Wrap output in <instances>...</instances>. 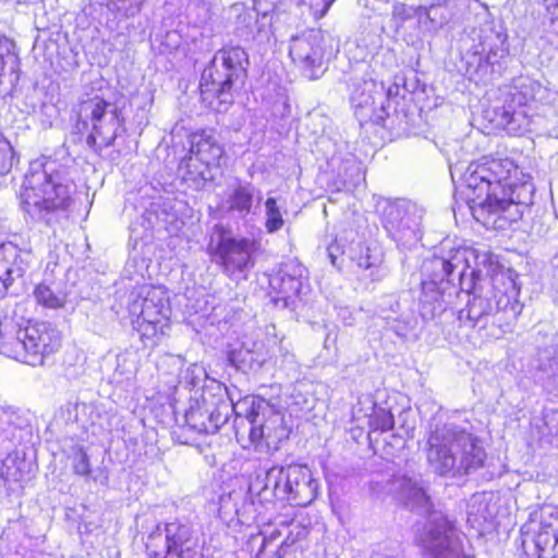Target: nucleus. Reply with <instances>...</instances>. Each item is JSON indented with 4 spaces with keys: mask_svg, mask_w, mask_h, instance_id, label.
Instances as JSON below:
<instances>
[{
    "mask_svg": "<svg viewBox=\"0 0 558 558\" xmlns=\"http://www.w3.org/2000/svg\"><path fill=\"white\" fill-rule=\"evenodd\" d=\"M535 187L509 158L471 163L461 177V193L476 221L506 229L533 204Z\"/></svg>",
    "mask_w": 558,
    "mask_h": 558,
    "instance_id": "nucleus-1",
    "label": "nucleus"
},
{
    "mask_svg": "<svg viewBox=\"0 0 558 558\" xmlns=\"http://www.w3.org/2000/svg\"><path fill=\"white\" fill-rule=\"evenodd\" d=\"M494 265L490 252L474 247H457L434 256L424 264L428 279L422 281L423 303L433 302L430 315L446 311L450 299L460 291H470L477 284L490 283L489 276Z\"/></svg>",
    "mask_w": 558,
    "mask_h": 558,
    "instance_id": "nucleus-2",
    "label": "nucleus"
},
{
    "mask_svg": "<svg viewBox=\"0 0 558 558\" xmlns=\"http://www.w3.org/2000/svg\"><path fill=\"white\" fill-rule=\"evenodd\" d=\"M20 208L35 223L61 225L70 217L72 185L53 162H32L19 192Z\"/></svg>",
    "mask_w": 558,
    "mask_h": 558,
    "instance_id": "nucleus-3",
    "label": "nucleus"
},
{
    "mask_svg": "<svg viewBox=\"0 0 558 558\" xmlns=\"http://www.w3.org/2000/svg\"><path fill=\"white\" fill-rule=\"evenodd\" d=\"M485 458L477 439L457 425L436 426L428 437L427 461L440 475L469 474L482 468Z\"/></svg>",
    "mask_w": 558,
    "mask_h": 558,
    "instance_id": "nucleus-4",
    "label": "nucleus"
},
{
    "mask_svg": "<svg viewBox=\"0 0 558 558\" xmlns=\"http://www.w3.org/2000/svg\"><path fill=\"white\" fill-rule=\"evenodd\" d=\"M504 286L505 291L490 283L477 284V288L463 291L466 295L472 294V299L459 311V322L472 328L483 329L492 324L502 331L510 329L522 311L518 300L520 289L511 277Z\"/></svg>",
    "mask_w": 558,
    "mask_h": 558,
    "instance_id": "nucleus-5",
    "label": "nucleus"
},
{
    "mask_svg": "<svg viewBox=\"0 0 558 558\" xmlns=\"http://www.w3.org/2000/svg\"><path fill=\"white\" fill-rule=\"evenodd\" d=\"M247 53L241 47H230L218 50L209 65L202 73L199 88L202 95H211L227 110L234 101V94L246 78Z\"/></svg>",
    "mask_w": 558,
    "mask_h": 558,
    "instance_id": "nucleus-6",
    "label": "nucleus"
},
{
    "mask_svg": "<svg viewBox=\"0 0 558 558\" xmlns=\"http://www.w3.org/2000/svg\"><path fill=\"white\" fill-rule=\"evenodd\" d=\"M129 312L146 345H155L170 328V295L163 286L145 284L132 291Z\"/></svg>",
    "mask_w": 558,
    "mask_h": 558,
    "instance_id": "nucleus-7",
    "label": "nucleus"
},
{
    "mask_svg": "<svg viewBox=\"0 0 558 558\" xmlns=\"http://www.w3.org/2000/svg\"><path fill=\"white\" fill-rule=\"evenodd\" d=\"M245 408L248 421L250 441L259 452H275L280 444L288 439L283 414L272 403L259 397H247L239 404Z\"/></svg>",
    "mask_w": 558,
    "mask_h": 558,
    "instance_id": "nucleus-8",
    "label": "nucleus"
},
{
    "mask_svg": "<svg viewBox=\"0 0 558 558\" xmlns=\"http://www.w3.org/2000/svg\"><path fill=\"white\" fill-rule=\"evenodd\" d=\"M263 490H270L278 500L306 507L317 496L318 483L311 470L302 464L271 466L263 480Z\"/></svg>",
    "mask_w": 558,
    "mask_h": 558,
    "instance_id": "nucleus-9",
    "label": "nucleus"
},
{
    "mask_svg": "<svg viewBox=\"0 0 558 558\" xmlns=\"http://www.w3.org/2000/svg\"><path fill=\"white\" fill-rule=\"evenodd\" d=\"M77 116L81 123L92 126L86 143L94 150L113 145L123 129V118L117 105L98 95L83 99Z\"/></svg>",
    "mask_w": 558,
    "mask_h": 558,
    "instance_id": "nucleus-10",
    "label": "nucleus"
},
{
    "mask_svg": "<svg viewBox=\"0 0 558 558\" xmlns=\"http://www.w3.org/2000/svg\"><path fill=\"white\" fill-rule=\"evenodd\" d=\"M530 80H520L513 85L501 107L496 108L493 121L510 135H522L530 131L532 122L531 105L535 100V88Z\"/></svg>",
    "mask_w": 558,
    "mask_h": 558,
    "instance_id": "nucleus-11",
    "label": "nucleus"
},
{
    "mask_svg": "<svg viewBox=\"0 0 558 558\" xmlns=\"http://www.w3.org/2000/svg\"><path fill=\"white\" fill-rule=\"evenodd\" d=\"M146 550L150 558L198 557L191 526L180 521L157 525L147 536Z\"/></svg>",
    "mask_w": 558,
    "mask_h": 558,
    "instance_id": "nucleus-12",
    "label": "nucleus"
},
{
    "mask_svg": "<svg viewBox=\"0 0 558 558\" xmlns=\"http://www.w3.org/2000/svg\"><path fill=\"white\" fill-rule=\"evenodd\" d=\"M15 343L22 348L16 359L37 366L43 365L46 357L59 350L61 335L50 323L29 320L24 327L19 328Z\"/></svg>",
    "mask_w": 558,
    "mask_h": 558,
    "instance_id": "nucleus-13",
    "label": "nucleus"
},
{
    "mask_svg": "<svg viewBox=\"0 0 558 558\" xmlns=\"http://www.w3.org/2000/svg\"><path fill=\"white\" fill-rule=\"evenodd\" d=\"M381 223L398 244L412 245L421 239L422 214L415 204L405 201H385L380 205Z\"/></svg>",
    "mask_w": 558,
    "mask_h": 558,
    "instance_id": "nucleus-14",
    "label": "nucleus"
},
{
    "mask_svg": "<svg viewBox=\"0 0 558 558\" xmlns=\"http://www.w3.org/2000/svg\"><path fill=\"white\" fill-rule=\"evenodd\" d=\"M255 241L247 238L220 235L211 250L213 260L221 268L222 272L231 280L239 281L247 278V274L254 267L253 253Z\"/></svg>",
    "mask_w": 558,
    "mask_h": 558,
    "instance_id": "nucleus-15",
    "label": "nucleus"
},
{
    "mask_svg": "<svg viewBox=\"0 0 558 558\" xmlns=\"http://www.w3.org/2000/svg\"><path fill=\"white\" fill-rule=\"evenodd\" d=\"M522 534L523 546L530 537L537 558H558V508L547 505L531 513Z\"/></svg>",
    "mask_w": 558,
    "mask_h": 558,
    "instance_id": "nucleus-16",
    "label": "nucleus"
},
{
    "mask_svg": "<svg viewBox=\"0 0 558 558\" xmlns=\"http://www.w3.org/2000/svg\"><path fill=\"white\" fill-rule=\"evenodd\" d=\"M421 546L429 558H473L468 555L460 556L453 522L440 513L432 517L427 533L421 538Z\"/></svg>",
    "mask_w": 558,
    "mask_h": 558,
    "instance_id": "nucleus-17",
    "label": "nucleus"
},
{
    "mask_svg": "<svg viewBox=\"0 0 558 558\" xmlns=\"http://www.w3.org/2000/svg\"><path fill=\"white\" fill-rule=\"evenodd\" d=\"M324 35L320 31L293 37L289 54L292 61L302 69L311 80L318 77L324 69Z\"/></svg>",
    "mask_w": 558,
    "mask_h": 558,
    "instance_id": "nucleus-18",
    "label": "nucleus"
},
{
    "mask_svg": "<svg viewBox=\"0 0 558 558\" xmlns=\"http://www.w3.org/2000/svg\"><path fill=\"white\" fill-rule=\"evenodd\" d=\"M350 260L355 275L365 282L381 281L388 274L384 254L377 246L357 243L350 250Z\"/></svg>",
    "mask_w": 558,
    "mask_h": 558,
    "instance_id": "nucleus-19",
    "label": "nucleus"
},
{
    "mask_svg": "<svg viewBox=\"0 0 558 558\" xmlns=\"http://www.w3.org/2000/svg\"><path fill=\"white\" fill-rule=\"evenodd\" d=\"M232 411H235L232 400H219L214 410L198 404L185 413V424L198 434H215L228 422Z\"/></svg>",
    "mask_w": 558,
    "mask_h": 558,
    "instance_id": "nucleus-20",
    "label": "nucleus"
},
{
    "mask_svg": "<svg viewBox=\"0 0 558 558\" xmlns=\"http://www.w3.org/2000/svg\"><path fill=\"white\" fill-rule=\"evenodd\" d=\"M395 490L398 493L399 497L413 509H417L423 513L428 514V522L425 526L424 532L421 534L422 536L427 533V530L430 525L432 517L435 513L442 514L447 520L448 517L444 514L441 511L430 510L432 502L426 490V485L421 477H410L407 475L396 476L392 482Z\"/></svg>",
    "mask_w": 558,
    "mask_h": 558,
    "instance_id": "nucleus-21",
    "label": "nucleus"
},
{
    "mask_svg": "<svg viewBox=\"0 0 558 558\" xmlns=\"http://www.w3.org/2000/svg\"><path fill=\"white\" fill-rule=\"evenodd\" d=\"M306 269L299 264H286L269 280V284L284 302L301 294L305 286Z\"/></svg>",
    "mask_w": 558,
    "mask_h": 558,
    "instance_id": "nucleus-22",
    "label": "nucleus"
},
{
    "mask_svg": "<svg viewBox=\"0 0 558 558\" xmlns=\"http://www.w3.org/2000/svg\"><path fill=\"white\" fill-rule=\"evenodd\" d=\"M262 193L251 183H238L231 186L226 199L227 210L236 214L240 218H246L253 214L254 204L259 205Z\"/></svg>",
    "mask_w": 558,
    "mask_h": 558,
    "instance_id": "nucleus-23",
    "label": "nucleus"
},
{
    "mask_svg": "<svg viewBox=\"0 0 558 558\" xmlns=\"http://www.w3.org/2000/svg\"><path fill=\"white\" fill-rule=\"evenodd\" d=\"M191 150L199 161L208 167L220 166V160L225 154L223 148L218 143L213 130H203L195 133L192 138Z\"/></svg>",
    "mask_w": 558,
    "mask_h": 558,
    "instance_id": "nucleus-24",
    "label": "nucleus"
},
{
    "mask_svg": "<svg viewBox=\"0 0 558 558\" xmlns=\"http://www.w3.org/2000/svg\"><path fill=\"white\" fill-rule=\"evenodd\" d=\"M13 48L11 40L0 38V96L9 94L19 81V57Z\"/></svg>",
    "mask_w": 558,
    "mask_h": 558,
    "instance_id": "nucleus-25",
    "label": "nucleus"
},
{
    "mask_svg": "<svg viewBox=\"0 0 558 558\" xmlns=\"http://www.w3.org/2000/svg\"><path fill=\"white\" fill-rule=\"evenodd\" d=\"M383 97L384 87L373 80H365L354 86L350 100L352 106L356 109V114H359L357 110H360L362 117H364L363 111H373L377 99Z\"/></svg>",
    "mask_w": 558,
    "mask_h": 558,
    "instance_id": "nucleus-26",
    "label": "nucleus"
},
{
    "mask_svg": "<svg viewBox=\"0 0 558 558\" xmlns=\"http://www.w3.org/2000/svg\"><path fill=\"white\" fill-rule=\"evenodd\" d=\"M482 51L486 53V62L495 65L500 63L508 53L507 34L490 31L481 43Z\"/></svg>",
    "mask_w": 558,
    "mask_h": 558,
    "instance_id": "nucleus-27",
    "label": "nucleus"
},
{
    "mask_svg": "<svg viewBox=\"0 0 558 558\" xmlns=\"http://www.w3.org/2000/svg\"><path fill=\"white\" fill-rule=\"evenodd\" d=\"M280 526L284 530L286 537L278 547L279 558L284 556L288 553V549L295 543L304 539L308 535V529L294 520L280 521Z\"/></svg>",
    "mask_w": 558,
    "mask_h": 558,
    "instance_id": "nucleus-28",
    "label": "nucleus"
},
{
    "mask_svg": "<svg viewBox=\"0 0 558 558\" xmlns=\"http://www.w3.org/2000/svg\"><path fill=\"white\" fill-rule=\"evenodd\" d=\"M34 298L38 304L48 308H61L65 304V294L54 292L45 283L38 284L34 290Z\"/></svg>",
    "mask_w": 558,
    "mask_h": 558,
    "instance_id": "nucleus-29",
    "label": "nucleus"
},
{
    "mask_svg": "<svg viewBox=\"0 0 558 558\" xmlns=\"http://www.w3.org/2000/svg\"><path fill=\"white\" fill-rule=\"evenodd\" d=\"M265 229L268 233L279 231L283 225L281 208L275 197H268L265 202Z\"/></svg>",
    "mask_w": 558,
    "mask_h": 558,
    "instance_id": "nucleus-30",
    "label": "nucleus"
},
{
    "mask_svg": "<svg viewBox=\"0 0 558 558\" xmlns=\"http://www.w3.org/2000/svg\"><path fill=\"white\" fill-rule=\"evenodd\" d=\"M252 344L243 342L239 348H232L228 353L231 365L243 372L252 371Z\"/></svg>",
    "mask_w": 558,
    "mask_h": 558,
    "instance_id": "nucleus-31",
    "label": "nucleus"
},
{
    "mask_svg": "<svg viewBox=\"0 0 558 558\" xmlns=\"http://www.w3.org/2000/svg\"><path fill=\"white\" fill-rule=\"evenodd\" d=\"M189 17L196 26H203L211 20L210 0H193L189 5Z\"/></svg>",
    "mask_w": 558,
    "mask_h": 558,
    "instance_id": "nucleus-32",
    "label": "nucleus"
},
{
    "mask_svg": "<svg viewBox=\"0 0 558 558\" xmlns=\"http://www.w3.org/2000/svg\"><path fill=\"white\" fill-rule=\"evenodd\" d=\"M25 271V267L21 265H10L5 259L0 260V295H4L12 282L22 277Z\"/></svg>",
    "mask_w": 558,
    "mask_h": 558,
    "instance_id": "nucleus-33",
    "label": "nucleus"
},
{
    "mask_svg": "<svg viewBox=\"0 0 558 558\" xmlns=\"http://www.w3.org/2000/svg\"><path fill=\"white\" fill-rule=\"evenodd\" d=\"M17 161L10 142L0 136V175L9 173Z\"/></svg>",
    "mask_w": 558,
    "mask_h": 558,
    "instance_id": "nucleus-34",
    "label": "nucleus"
},
{
    "mask_svg": "<svg viewBox=\"0 0 558 558\" xmlns=\"http://www.w3.org/2000/svg\"><path fill=\"white\" fill-rule=\"evenodd\" d=\"M373 430L386 432L393 427V415L384 408H376L369 418Z\"/></svg>",
    "mask_w": 558,
    "mask_h": 558,
    "instance_id": "nucleus-35",
    "label": "nucleus"
},
{
    "mask_svg": "<svg viewBox=\"0 0 558 558\" xmlns=\"http://www.w3.org/2000/svg\"><path fill=\"white\" fill-rule=\"evenodd\" d=\"M73 471L77 475L87 476L90 473L89 459L83 448H78L72 460Z\"/></svg>",
    "mask_w": 558,
    "mask_h": 558,
    "instance_id": "nucleus-36",
    "label": "nucleus"
},
{
    "mask_svg": "<svg viewBox=\"0 0 558 558\" xmlns=\"http://www.w3.org/2000/svg\"><path fill=\"white\" fill-rule=\"evenodd\" d=\"M335 1L336 0H312L310 8L314 19H323Z\"/></svg>",
    "mask_w": 558,
    "mask_h": 558,
    "instance_id": "nucleus-37",
    "label": "nucleus"
},
{
    "mask_svg": "<svg viewBox=\"0 0 558 558\" xmlns=\"http://www.w3.org/2000/svg\"><path fill=\"white\" fill-rule=\"evenodd\" d=\"M117 9L125 16H133L141 11L143 0H118Z\"/></svg>",
    "mask_w": 558,
    "mask_h": 558,
    "instance_id": "nucleus-38",
    "label": "nucleus"
},
{
    "mask_svg": "<svg viewBox=\"0 0 558 558\" xmlns=\"http://www.w3.org/2000/svg\"><path fill=\"white\" fill-rule=\"evenodd\" d=\"M284 533V530L280 526V522L276 526H269L263 532L264 535V544L263 547L266 548L269 544L276 542L279 537H281Z\"/></svg>",
    "mask_w": 558,
    "mask_h": 558,
    "instance_id": "nucleus-39",
    "label": "nucleus"
},
{
    "mask_svg": "<svg viewBox=\"0 0 558 558\" xmlns=\"http://www.w3.org/2000/svg\"><path fill=\"white\" fill-rule=\"evenodd\" d=\"M252 371L262 367V365L265 363L266 357L263 352V347L258 343H252Z\"/></svg>",
    "mask_w": 558,
    "mask_h": 558,
    "instance_id": "nucleus-40",
    "label": "nucleus"
},
{
    "mask_svg": "<svg viewBox=\"0 0 558 558\" xmlns=\"http://www.w3.org/2000/svg\"><path fill=\"white\" fill-rule=\"evenodd\" d=\"M544 5L550 23L558 26V0H544Z\"/></svg>",
    "mask_w": 558,
    "mask_h": 558,
    "instance_id": "nucleus-41",
    "label": "nucleus"
},
{
    "mask_svg": "<svg viewBox=\"0 0 558 558\" xmlns=\"http://www.w3.org/2000/svg\"><path fill=\"white\" fill-rule=\"evenodd\" d=\"M239 23H244L245 27L248 29L247 34H251L253 33V23H256V14L251 11H245L239 16Z\"/></svg>",
    "mask_w": 558,
    "mask_h": 558,
    "instance_id": "nucleus-42",
    "label": "nucleus"
},
{
    "mask_svg": "<svg viewBox=\"0 0 558 558\" xmlns=\"http://www.w3.org/2000/svg\"><path fill=\"white\" fill-rule=\"evenodd\" d=\"M12 414L3 407H0V426L10 422Z\"/></svg>",
    "mask_w": 558,
    "mask_h": 558,
    "instance_id": "nucleus-43",
    "label": "nucleus"
},
{
    "mask_svg": "<svg viewBox=\"0 0 558 558\" xmlns=\"http://www.w3.org/2000/svg\"><path fill=\"white\" fill-rule=\"evenodd\" d=\"M338 250H339L338 245H330L328 247V256L333 266H338L337 265V255H336V252H338Z\"/></svg>",
    "mask_w": 558,
    "mask_h": 558,
    "instance_id": "nucleus-44",
    "label": "nucleus"
},
{
    "mask_svg": "<svg viewBox=\"0 0 558 558\" xmlns=\"http://www.w3.org/2000/svg\"><path fill=\"white\" fill-rule=\"evenodd\" d=\"M345 313H348V308H342L340 310L339 312V316L343 319V322L347 324V325H352L353 324V318L352 317H345Z\"/></svg>",
    "mask_w": 558,
    "mask_h": 558,
    "instance_id": "nucleus-45",
    "label": "nucleus"
},
{
    "mask_svg": "<svg viewBox=\"0 0 558 558\" xmlns=\"http://www.w3.org/2000/svg\"><path fill=\"white\" fill-rule=\"evenodd\" d=\"M555 266L558 268V254L555 256Z\"/></svg>",
    "mask_w": 558,
    "mask_h": 558,
    "instance_id": "nucleus-46",
    "label": "nucleus"
},
{
    "mask_svg": "<svg viewBox=\"0 0 558 558\" xmlns=\"http://www.w3.org/2000/svg\"><path fill=\"white\" fill-rule=\"evenodd\" d=\"M344 315H345V317H348V318H349V317H351V313H350L349 311H348V313H345Z\"/></svg>",
    "mask_w": 558,
    "mask_h": 558,
    "instance_id": "nucleus-47",
    "label": "nucleus"
},
{
    "mask_svg": "<svg viewBox=\"0 0 558 558\" xmlns=\"http://www.w3.org/2000/svg\"><path fill=\"white\" fill-rule=\"evenodd\" d=\"M193 367H194V369H199V371H202V369H201V367H198L197 365H193Z\"/></svg>",
    "mask_w": 558,
    "mask_h": 558,
    "instance_id": "nucleus-48",
    "label": "nucleus"
}]
</instances>
